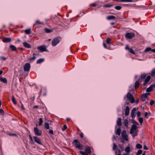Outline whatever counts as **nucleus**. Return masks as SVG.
I'll return each mask as SVG.
<instances>
[{
    "instance_id": "nucleus-1",
    "label": "nucleus",
    "mask_w": 155,
    "mask_h": 155,
    "mask_svg": "<svg viewBox=\"0 0 155 155\" xmlns=\"http://www.w3.org/2000/svg\"><path fill=\"white\" fill-rule=\"evenodd\" d=\"M126 98H127L131 103H134L135 102V99L133 95L129 92H128L124 97V100H126Z\"/></svg>"
},
{
    "instance_id": "nucleus-2",
    "label": "nucleus",
    "mask_w": 155,
    "mask_h": 155,
    "mask_svg": "<svg viewBox=\"0 0 155 155\" xmlns=\"http://www.w3.org/2000/svg\"><path fill=\"white\" fill-rule=\"evenodd\" d=\"M73 141L75 143L74 145L76 148L80 150H82V146L81 145L80 143L77 140H74Z\"/></svg>"
},
{
    "instance_id": "nucleus-3",
    "label": "nucleus",
    "mask_w": 155,
    "mask_h": 155,
    "mask_svg": "<svg viewBox=\"0 0 155 155\" xmlns=\"http://www.w3.org/2000/svg\"><path fill=\"white\" fill-rule=\"evenodd\" d=\"M135 34L133 32H128L125 35V38L127 39H131L135 36Z\"/></svg>"
},
{
    "instance_id": "nucleus-4",
    "label": "nucleus",
    "mask_w": 155,
    "mask_h": 155,
    "mask_svg": "<svg viewBox=\"0 0 155 155\" xmlns=\"http://www.w3.org/2000/svg\"><path fill=\"white\" fill-rule=\"evenodd\" d=\"M34 132L35 135L38 136H41L42 135V131L38 129L37 127H34Z\"/></svg>"
},
{
    "instance_id": "nucleus-5",
    "label": "nucleus",
    "mask_w": 155,
    "mask_h": 155,
    "mask_svg": "<svg viewBox=\"0 0 155 155\" xmlns=\"http://www.w3.org/2000/svg\"><path fill=\"white\" fill-rule=\"evenodd\" d=\"M121 135L122 138L124 139V140L126 141H128V136L127 134L126 130H124L122 131Z\"/></svg>"
},
{
    "instance_id": "nucleus-6",
    "label": "nucleus",
    "mask_w": 155,
    "mask_h": 155,
    "mask_svg": "<svg viewBox=\"0 0 155 155\" xmlns=\"http://www.w3.org/2000/svg\"><path fill=\"white\" fill-rule=\"evenodd\" d=\"M59 42L60 40L58 38H54L52 41V45L53 46H55L59 43Z\"/></svg>"
},
{
    "instance_id": "nucleus-7",
    "label": "nucleus",
    "mask_w": 155,
    "mask_h": 155,
    "mask_svg": "<svg viewBox=\"0 0 155 155\" xmlns=\"http://www.w3.org/2000/svg\"><path fill=\"white\" fill-rule=\"evenodd\" d=\"M37 49L42 52L44 51H48V50L45 48V45H42L38 46L37 47Z\"/></svg>"
},
{
    "instance_id": "nucleus-8",
    "label": "nucleus",
    "mask_w": 155,
    "mask_h": 155,
    "mask_svg": "<svg viewBox=\"0 0 155 155\" xmlns=\"http://www.w3.org/2000/svg\"><path fill=\"white\" fill-rule=\"evenodd\" d=\"M31 68L30 64L28 63H26L24 66V69L25 71H28Z\"/></svg>"
},
{
    "instance_id": "nucleus-9",
    "label": "nucleus",
    "mask_w": 155,
    "mask_h": 155,
    "mask_svg": "<svg viewBox=\"0 0 155 155\" xmlns=\"http://www.w3.org/2000/svg\"><path fill=\"white\" fill-rule=\"evenodd\" d=\"M33 138L35 142L38 143V144L40 145L42 144V143L41 141V140L39 138H38L36 136H34L33 137Z\"/></svg>"
},
{
    "instance_id": "nucleus-10",
    "label": "nucleus",
    "mask_w": 155,
    "mask_h": 155,
    "mask_svg": "<svg viewBox=\"0 0 155 155\" xmlns=\"http://www.w3.org/2000/svg\"><path fill=\"white\" fill-rule=\"evenodd\" d=\"M137 128V127L136 125L134 124L132 125L130 129V133H133L134 132V130H136Z\"/></svg>"
},
{
    "instance_id": "nucleus-11",
    "label": "nucleus",
    "mask_w": 155,
    "mask_h": 155,
    "mask_svg": "<svg viewBox=\"0 0 155 155\" xmlns=\"http://www.w3.org/2000/svg\"><path fill=\"white\" fill-rule=\"evenodd\" d=\"M132 149V148L131 147L130 144H129L128 146L125 148V151L127 153H129L130 152Z\"/></svg>"
},
{
    "instance_id": "nucleus-12",
    "label": "nucleus",
    "mask_w": 155,
    "mask_h": 155,
    "mask_svg": "<svg viewBox=\"0 0 155 155\" xmlns=\"http://www.w3.org/2000/svg\"><path fill=\"white\" fill-rule=\"evenodd\" d=\"M2 41L4 43L9 42L11 41L10 38H5L2 39Z\"/></svg>"
},
{
    "instance_id": "nucleus-13",
    "label": "nucleus",
    "mask_w": 155,
    "mask_h": 155,
    "mask_svg": "<svg viewBox=\"0 0 155 155\" xmlns=\"http://www.w3.org/2000/svg\"><path fill=\"white\" fill-rule=\"evenodd\" d=\"M150 78L151 77L149 75L147 76V77L145 79V80L144 82L143 83V86H145L147 82L150 81Z\"/></svg>"
},
{
    "instance_id": "nucleus-14",
    "label": "nucleus",
    "mask_w": 155,
    "mask_h": 155,
    "mask_svg": "<svg viewBox=\"0 0 155 155\" xmlns=\"http://www.w3.org/2000/svg\"><path fill=\"white\" fill-rule=\"evenodd\" d=\"M117 125L118 126H120L122 125V122H121V118H118V119L117 121Z\"/></svg>"
},
{
    "instance_id": "nucleus-15",
    "label": "nucleus",
    "mask_w": 155,
    "mask_h": 155,
    "mask_svg": "<svg viewBox=\"0 0 155 155\" xmlns=\"http://www.w3.org/2000/svg\"><path fill=\"white\" fill-rule=\"evenodd\" d=\"M24 46L28 48H31V45L27 42H25L23 43Z\"/></svg>"
},
{
    "instance_id": "nucleus-16",
    "label": "nucleus",
    "mask_w": 155,
    "mask_h": 155,
    "mask_svg": "<svg viewBox=\"0 0 155 155\" xmlns=\"http://www.w3.org/2000/svg\"><path fill=\"white\" fill-rule=\"evenodd\" d=\"M0 81L5 84L7 83V80L5 78L0 77Z\"/></svg>"
},
{
    "instance_id": "nucleus-17",
    "label": "nucleus",
    "mask_w": 155,
    "mask_h": 155,
    "mask_svg": "<svg viewBox=\"0 0 155 155\" xmlns=\"http://www.w3.org/2000/svg\"><path fill=\"white\" fill-rule=\"evenodd\" d=\"M129 113V107L127 106L125 108V115L126 116L128 115Z\"/></svg>"
},
{
    "instance_id": "nucleus-18",
    "label": "nucleus",
    "mask_w": 155,
    "mask_h": 155,
    "mask_svg": "<svg viewBox=\"0 0 155 155\" xmlns=\"http://www.w3.org/2000/svg\"><path fill=\"white\" fill-rule=\"evenodd\" d=\"M85 151L87 154L91 153V150L89 147H87L85 149Z\"/></svg>"
},
{
    "instance_id": "nucleus-19",
    "label": "nucleus",
    "mask_w": 155,
    "mask_h": 155,
    "mask_svg": "<svg viewBox=\"0 0 155 155\" xmlns=\"http://www.w3.org/2000/svg\"><path fill=\"white\" fill-rule=\"evenodd\" d=\"M9 48L10 49L13 51H17L16 47L14 45H10Z\"/></svg>"
},
{
    "instance_id": "nucleus-20",
    "label": "nucleus",
    "mask_w": 155,
    "mask_h": 155,
    "mask_svg": "<svg viewBox=\"0 0 155 155\" xmlns=\"http://www.w3.org/2000/svg\"><path fill=\"white\" fill-rule=\"evenodd\" d=\"M124 123L125 126L128 127V120L127 119H125Z\"/></svg>"
},
{
    "instance_id": "nucleus-21",
    "label": "nucleus",
    "mask_w": 155,
    "mask_h": 155,
    "mask_svg": "<svg viewBox=\"0 0 155 155\" xmlns=\"http://www.w3.org/2000/svg\"><path fill=\"white\" fill-rule=\"evenodd\" d=\"M44 61V58H40L38 59L37 61V63L38 64H40Z\"/></svg>"
},
{
    "instance_id": "nucleus-22",
    "label": "nucleus",
    "mask_w": 155,
    "mask_h": 155,
    "mask_svg": "<svg viewBox=\"0 0 155 155\" xmlns=\"http://www.w3.org/2000/svg\"><path fill=\"white\" fill-rule=\"evenodd\" d=\"M115 18V17L113 15H110L107 16V19L108 20H110L111 19H114Z\"/></svg>"
},
{
    "instance_id": "nucleus-23",
    "label": "nucleus",
    "mask_w": 155,
    "mask_h": 155,
    "mask_svg": "<svg viewBox=\"0 0 155 155\" xmlns=\"http://www.w3.org/2000/svg\"><path fill=\"white\" fill-rule=\"evenodd\" d=\"M116 134L119 136L121 134V129L120 128H118L117 129Z\"/></svg>"
},
{
    "instance_id": "nucleus-24",
    "label": "nucleus",
    "mask_w": 155,
    "mask_h": 155,
    "mask_svg": "<svg viewBox=\"0 0 155 155\" xmlns=\"http://www.w3.org/2000/svg\"><path fill=\"white\" fill-rule=\"evenodd\" d=\"M12 101L14 104L16 105L17 104L16 99L13 95L12 96Z\"/></svg>"
},
{
    "instance_id": "nucleus-25",
    "label": "nucleus",
    "mask_w": 155,
    "mask_h": 155,
    "mask_svg": "<svg viewBox=\"0 0 155 155\" xmlns=\"http://www.w3.org/2000/svg\"><path fill=\"white\" fill-rule=\"evenodd\" d=\"M38 54H36L35 53H34L33 54V57H32L31 58L29 59V61H33L35 59V55H38Z\"/></svg>"
},
{
    "instance_id": "nucleus-26",
    "label": "nucleus",
    "mask_w": 155,
    "mask_h": 155,
    "mask_svg": "<svg viewBox=\"0 0 155 155\" xmlns=\"http://www.w3.org/2000/svg\"><path fill=\"white\" fill-rule=\"evenodd\" d=\"M140 85V83L139 81H136L135 83V89L138 88Z\"/></svg>"
},
{
    "instance_id": "nucleus-27",
    "label": "nucleus",
    "mask_w": 155,
    "mask_h": 155,
    "mask_svg": "<svg viewBox=\"0 0 155 155\" xmlns=\"http://www.w3.org/2000/svg\"><path fill=\"white\" fill-rule=\"evenodd\" d=\"M152 87L150 85V86L149 87H148L146 91L147 92H149L151 91L152 90Z\"/></svg>"
},
{
    "instance_id": "nucleus-28",
    "label": "nucleus",
    "mask_w": 155,
    "mask_h": 155,
    "mask_svg": "<svg viewBox=\"0 0 155 155\" xmlns=\"http://www.w3.org/2000/svg\"><path fill=\"white\" fill-rule=\"evenodd\" d=\"M43 122V120L41 118H40L39 119V124L38 125L39 126H41L42 123Z\"/></svg>"
},
{
    "instance_id": "nucleus-29",
    "label": "nucleus",
    "mask_w": 155,
    "mask_h": 155,
    "mask_svg": "<svg viewBox=\"0 0 155 155\" xmlns=\"http://www.w3.org/2000/svg\"><path fill=\"white\" fill-rule=\"evenodd\" d=\"M45 31L47 33H49L52 31V30L51 29H48L47 28H45Z\"/></svg>"
},
{
    "instance_id": "nucleus-30",
    "label": "nucleus",
    "mask_w": 155,
    "mask_h": 155,
    "mask_svg": "<svg viewBox=\"0 0 155 155\" xmlns=\"http://www.w3.org/2000/svg\"><path fill=\"white\" fill-rule=\"evenodd\" d=\"M136 148L137 149H140L142 148V145L139 143H137L136 146Z\"/></svg>"
},
{
    "instance_id": "nucleus-31",
    "label": "nucleus",
    "mask_w": 155,
    "mask_h": 155,
    "mask_svg": "<svg viewBox=\"0 0 155 155\" xmlns=\"http://www.w3.org/2000/svg\"><path fill=\"white\" fill-rule=\"evenodd\" d=\"M31 31V29H28L25 30V32L27 34H30Z\"/></svg>"
},
{
    "instance_id": "nucleus-32",
    "label": "nucleus",
    "mask_w": 155,
    "mask_h": 155,
    "mask_svg": "<svg viewBox=\"0 0 155 155\" xmlns=\"http://www.w3.org/2000/svg\"><path fill=\"white\" fill-rule=\"evenodd\" d=\"M132 134V137H133V138H134V137L137 135V131H135V132H134L132 134Z\"/></svg>"
},
{
    "instance_id": "nucleus-33",
    "label": "nucleus",
    "mask_w": 155,
    "mask_h": 155,
    "mask_svg": "<svg viewBox=\"0 0 155 155\" xmlns=\"http://www.w3.org/2000/svg\"><path fill=\"white\" fill-rule=\"evenodd\" d=\"M151 75L152 76L155 75V68L153 69L151 71Z\"/></svg>"
},
{
    "instance_id": "nucleus-34",
    "label": "nucleus",
    "mask_w": 155,
    "mask_h": 155,
    "mask_svg": "<svg viewBox=\"0 0 155 155\" xmlns=\"http://www.w3.org/2000/svg\"><path fill=\"white\" fill-rule=\"evenodd\" d=\"M45 127L47 129H49V124L47 123H45Z\"/></svg>"
},
{
    "instance_id": "nucleus-35",
    "label": "nucleus",
    "mask_w": 155,
    "mask_h": 155,
    "mask_svg": "<svg viewBox=\"0 0 155 155\" xmlns=\"http://www.w3.org/2000/svg\"><path fill=\"white\" fill-rule=\"evenodd\" d=\"M151 48H150L148 47L146 48L144 50L145 52H147L148 51H151Z\"/></svg>"
},
{
    "instance_id": "nucleus-36",
    "label": "nucleus",
    "mask_w": 155,
    "mask_h": 155,
    "mask_svg": "<svg viewBox=\"0 0 155 155\" xmlns=\"http://www.w3.org/2000/svg\"><path fill=\"white\" fill-rule=\"evenodd\" d=\"M130 53L134 54H135V53L134 51H133V50L132 49V48H130L129 49V50L128 51Z\"/></svg>"
},
{
    "instance_id": "nucleus-37",
    "label": "nucleus",
    "mask_w": 155,
    "mask_h": 155,
    "mask_svg": "<svg viewBox=\"0 0 155 155\" xmlns=\"http://www.w3.org/2000/svg\"><path fill=\"white\" fill-rule=\"evenodd\" d=\"M146 77V74H142L141 75V79H144Z\"/></svg>"
},
{
    "instance_id": "nucleus-38",
    "label": "nucleus",
    "mask_w": 155,
    "mask_h": 155,
    "mask_svg": "<svg viewBox=\"0 0 155 155\" xmlns=\"http://www.w3.org/2000/svg\"><path fill=\"white\" fill-rule=\"evenodd\" d=\"M149 94H150L149 93H145L142 94V96L144 97H145L146 98H147L148 95H149Z\"/></svg>"
},
{
    "instance_id": "nucleus-39",
    "label": "nucleus",
    "mask_w": 155,
    "mask_h": 155,
    "mask_svg": "<svg viewBox=\"0 0 155 155\" xmlns=\"http://www.w3.org/2000/svg\"><path fill=\"white\" fill-rule=\"evenodd\" d=\"M142 153V151L141 150H138L137 152L136 153L137 155H139L141 154Z\"/></svg>"
},
{
    "instance_id": "nucleus-40",
    "label": "nucleus",
    "mask_w": 155,
    "mask_h": 155,
    "mask_svg": "<svg viewBox=\"0 0 155 155\" xmlns=\"http://www.w3.org/2000/svg\"><path fill=\"white\" fill-rule=\"evenodd\" d=\"M111 38H107L106 40V42L109 45L110 44V41H111Z\"/></svg>"
},
{
    "instance_id": "nucleus-41",
    "label": "nucleus",
    "mask_w": 155,
    "mask_h": 155,
    "mask_svg": "<svg viewBox=\"0 0 155 155\" xmlns=\"http://www.w3.org/2000/svg\"><path fill=\"white\" fill-rule=\"evenodd\" d=\"M121 8V7L120 6H117L115 7V8L117 10H120Z\"/></svg>"
},
{
    "instance_id": "nucleus-42",
    "label": "nucleus",
    "mask_w": 155,
    "mask_h": 155,
    "mask_svg": "<svg viewBox=\"0 0 155 155\" xmlns=\"http://www.w3.org/2000/svg\"><path fill=\"white\" fill-rule=\"evenodd\" d=\"M138 121L140 124H142L143 122V119L142 117H140L138 119Z\"/></svg>"
},
{
    "instance_id": "nucleus-43",
    "label": "nucleus",
    "mask_w": 155,
    "mask_h": 155,
    "mask_svg": "<svg viewBox=\"0 0 155 155\" xmlns=\"http://www.w3.org/2000/svg\"><path fill=\"white\" fill-rule=\"evenodd\" d=\"M80 153L82 155H87V153H86V152H85L84 151H80Z\"/></svg>"
},
{
    "instance_id": "nucleus-44",
    "label": "nucleus",
    "mask_w": 155,
    "mask_h": 155,
    "mask_svg": "<svg viewBox=\"0 0 155 155\" xmlns=\"http://www.w3.org/2000/svg\"><path fill=\"white\" fill-rule=\"evenodd\" d=\"M113 6V5H110V4H106V5H104V7L109 8V7H111Z\"/></svg>"
},
{
    "instance_id": "nucleus-45",
    "label": "nucleus",
    "mask_w": 155,
    "mask_h": 155,
    "mask_svg": "<svg viewBox=\"0 0 155 155\" xmlns=\"http://www.w3.org/2000/svg\"><path fill=\"white\" fill-rule=\"evenodd\" d=\"M121 2H132V0H121Z\"/></svg>"
},
{
    "instance_id": "nucleus-46",
    "label": "nucleus",
    "mask_w": 155,
    "mask_h": 155,
    "mask_svg": "<svg viewBox=\"0 0 155 155\" xmlns=\"http://www.w3.org/2000/svg\"><path fill=\"white\" fill-rule=\"evenodd\" d=\"M117 147V146L115 143H113V149L114 150H115Z\"/></svg>"
},
{
    "instance_id": "nucleus-47",
    "label": "nucleus",
    "mask_w": 155,
    "mask_h": 155,
    "mask_svg": "<svg viewBox=\"0 0 155 155\" xmlns=\"http://www.w3.org/2000/svg\"><path fill=\"white\" fill-rule=\"evenodd\" d=\"M138 109V108H136V107H134V108L132 111H131V112H134V113H135V112Z\"/></svg>"
},
{
    "instance_id": "nucleus-48",
    "label": "nucleus",
    "mask_w": 155,
    "mask_h": 155,
    "mask_svg": "<svg viewBox=\"0 0 155 155\" xmlns=\"http://www.w3.org/2000/svg\"><path fill=\"white\" fill-rule=\"evenodd\" d=\"M67 126L65 124H64L63 125V128H62V130L63 131L65 130H66V129H67Z\"/></svg>"
},
{
    "instance_id": "nucleus-49",
    "label": "nucleus",
    "mask_w": 155,
    "mask_h": 155,
    "mask_svg": "<svg viewBox=\"0 0 155 155\" xmlns=\"http://www.w3.org/2000/svg\"><path fill=\"white\" fill-rule=\"evenodd\" d=\"M146 98L145 97H144L143 96H142L141 97L140 100L143 101H144L146 100Z\"/></svg>"
},
{
    "instance_id": "nucleus-50",
    "label": "nucleus",
    "mask_w": 155,
    "mask_h": 155,
    "mask_svg": "<svg viewBox=\"0 0 155 155\" xmlns=\"http://www.w3.org/2000/svg\"><path fill=\"white\" fill-rule=\"evenodd\" d=\"M155 103V101L154 100H152L150 102V105H152Z\"/></svg>"
},
{
    "instance_id": "nucleus-51",
    "label": "nucleus",
    "mask_w": 155,
    "mask_h": 155,
    "mask_svg": "<svg viewBox=\"0 0 155 155\" xmlns=\"http://www.w3.org/2000/svg\"><path fill=\"white\" fill-rule=\"evenodd\" d=\"M0 59L2 60H5L6 59V58L5 57L2 56L0 57Z\"/></svg>"
},
{
    "instance_id": "nucleus-52",
    "label": "nucleus",
    "mask_w": 155,
    "mask_h": 155,
    "mask_svg": "<svg viewBox=\"0 0 155 155\" xmlns=\"http://www.w3.org/2000/svg\"><path fill=\"white\" fill-rule=\"evenodd\" d=\"M135 113L134 112H131V117L132 118H134L135 117Z\"/></svg>"
},
{
    "instance_id": "nucleus-53",
    "label": "nucleus",
    "mask_w": 155,
    "mask_h": 155,
    "mask_svg": "<svg viewBox=\"0 0 155 155\" xmlns=\"http://www.w3.org/2000/svg\"><path fill=\"white\" fill-rule=\"evenodd\" d=\"M35 23L37 24H38V25L42 24L41 23V22H40L39 20H37L36 21Z\"/></svg>"
},
{
    "instance_id": "nucleus-54",
    "label": "nucleus",
    "mask_w": 155,
    "mask_h": 155,
    "mask_svg": "<svg viewBox=\"0 0 155 155\" xmlns=\"http://www.w3.org/2000/svg\"><path fill=\"white\" fill-rule=\"evenodd\" d=\"M49 133L51 134H53V131L52 130H50L49 131Z\"/></svg>"
},
{
    "instance_id": "nucleus-55",
    "label": "nucleus",
    "mask_w": 155,
    "mask_h": 155,
    "mask_svg": "<svg viewBox=\"0 0 155 155\" xmlns=\"http://www.w3.org/2000/svg\"><path fill=\"white\" fill-rule=\"evenodd\" d=\"M141 113L140 112V111H137V116L139 117Z\"/></svg>"
},
{
    "instance_id": "nucleus-56",
    "label": "nucleus",
    "mask_w": 155,
    "mask_h": 155,
    "mask_svg": "<svg viewBox=\"0 0 155 155\" xmlns=\"http://www.w3.org/2000/svg\"><path fill=\"white\" fill-rule=\"evenodd\" d=\"M148 113H147V112H146L144 114V116H145V117H146L148 118Z\"/></svg>"
},
{
    "instance_id": "nucleus-57",
    "label": "nucleus",
    "mask_w": 155,
    "mask_h": 155,
    "mask_svg": "<svg viewBox=\"0 0 155 155\" xmlns=\"http://www.w3.org/2000/svg\"><path fill=\"white\" fill-rule=\"evenodd\" d=\"M8 135L10 136H16V134H9Z\"/></svg>"
},
{
    "instance_id": "nucleus-58",
    "label": "nucleus",
    "mask_w": 155,
    "mask_h": 155,
    "mask_svg": "<svg viewBox=\"0 0 155 155\" xmlns=\"http://www.w3.org/2000/svg\"><path fill=\"white\" fill-rule=\"evenodd\" d=\"M132 123L134 124H135V125H138L139 124L137 122H136L135 120H134L133 121Z\"/></svg>"
},
{
    "instance_id": "nucleus-59",
    "label": "nucleus",
    "mask_w": 155,
    "mask_h": 155,
    "mask_svg": "<svg viewBox=\"0 0 155 155\" xmlns=\"http://www.w3.org/2000/svg\"><path fill=\"white\" fill-rule=\"evenodd\" d=\"M125 49L126 50H128V51L129 50V49H130L129 48V46L128 45H127L125 48Z\"/></svg>"
},
{
    "instance_id": "nucleus-60",
    "label": "nucleus",
    "mask_w": 155,
    "mask_h": 155,
    "mask_svg": "<svg viewBox=\"0 0 155 155\" xmlns=\"http://www.w3.org/2000/svg\"><path fill=\"white\" fill-rule=\"evenodd\" d=\"M80 136L81 138H82L83 137V134L82 133H81L80 134Z\"/></svg>"
},
{
    "instance_id": "nucleus-61",
    "label": "nucleus",
    "mask_w": 155,
    "mask_h": 155,
    "mask_svg": "<svg viewBox=\"0 0 155 155\" xmlns=\"http://www.w3.org/2000/svg\"><path fill=\"white\" fill-rule=\"evenodd\" d=\"M143 149H144L145 150H148V148L145 145L144 146V147H143Z\"/></svg>"
},
{
    "instance_id": "nucleus-62",
    "label": "nucleus",
    "mask_w": 155,
    "mask_h": 155,
    "mask_svg": "<svg viewBox=\"0 0 155 155\" xmlns=\"http://www.w3.org/2000/svg\"><path fill=\"white\" fill-rule=\"evenodd\" d=\"M21 109L22 110H24L25 108L24 107L23 105V104H21Z\"/></svg>"
},
{
    "instance_id": "nucleus-63",
    "label": "nucleus",
    "mask_w": 155,
    "mask_h": 155,
    "mask_svg": "<svg viewBox=\"0 0 155 155\" xmlns=\"http://www.w3.org/2000/svg\"><path fill=\"white\" fill-rule=\"evenodd\" d=\"M139 102V99H138L137 100H136L135 102L136 104H138Z\"/></svg>"
},
{
    "instance_id": "nucleus-64",
    "label": "nucleus",
    "mask_w": 155,
    "mask_h": 155,
    "mask_svg": "<svg viewBox=\"0 0 155 155\" xmlns=\"http://www.w3.org/2000/svg\"><path fill=\"white\" fill-rule=\"evenodd\" d=\"M150 85L153 88V87H155V84H152Z\"/></svg>"
}]
</instances>
